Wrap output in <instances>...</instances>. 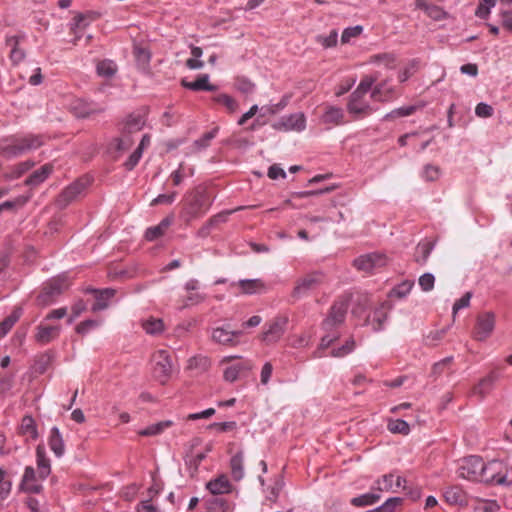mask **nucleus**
I'll use <instances>...</instances> for the list:
<instances>
[{
	"label": "nucleus",
	"instance_id": "51",
	"mask_svg": "<svg viewBox=\"0 0 512 512\" xmlns=\"http://www.w3.org/2000/svg\"><path fill=\"white\" fill-rule=\"evenodd\" d=\"M363 31V27L361 25H356L354 27H348L344 29L342 36H341V42L343 44L349 43L351 38L358 37Z\"/></svg>",
	"mask_w": 512,
	"mask_h": 512
},
{
	"label": "nucleus",
	"instance_id": "24",
	"mask_svg": "<svg viewBox=\"0 0 512 512\" xmlns=\"http://www.w3.org/2000/svg\"><path fill=\"white\" fill-rule=\"evenodd\" d=\"M48 444L51 449V451L55 454L57 457H61L64 455L65 452V446H64V440L60 433V430L58 427H52L50 431V436L48 439Z\"/></svg>",
	"mask_w": 512,
	"mask_h": 512
},
{
	"label": "nucleus",
	"instance_id": "62",
	"mask_svg": "<svg viewBox=\"0 0 512 512\" xmlns=\"http://www.w3.org/2000/svg\"><path fill=\"white\" fill-rule=\"evenodd\" d=\"M439 174H440V169H439V167H437V166H434V165L428 164V165H426V166L424 167V170H423V177H424L427 181H435L436 179H438Z\"/></svg>",
	"mask_w": 512,
	"mask_h": 512
},
{
	"label": "nucleus",
	"instance_id": "19",
	"mask_svg": "<svg viewBox=\"0 0 512 512\" xmlns=\"http://www.w3.org/2000/svg\"><path fill=\"white\" fill-rule=\"evenodd\" d=\"M71 109L74 115L78 118H87L94 114L102 113L104 108H96L92 104L84 102L82 100L75 101Z\"/></svg>",
	"mask_w": 512,
	"mask_h": 512
},
{
	"label": "nucleus",
	"instance_id": "18",
	"mask_svg": "<svg viewBox=\"0 0 512 512\" xmlns=\"http://www.w3.org/2000/svg\"><path fill=\"white\" fill-rule=\"evenodd\" d=\"M95 294V303L92 305V311L104 310L108 307V300L114 297L116 290L113 288H105L102 290L92 289Z\"/></svg>",
	"mask_w": 512,
	"mask_h": 512
},
{
	"label": "nucleus",
	"instance_id": "50",
	"mask_svg": "<svg viewBox=\"0 0 512 512\" xmlns=\"http://www.w3.org/2000/svg\"><path fill=\"white\" fill-rule=\"evenodd\" d=\"M387 320V313L382 309L378 308L374 311L372 326L374 331H380L383 328L384 322Z\"/></svg>",
	"mask_w": 512,
	"mask_h": 512
},
{
	"label": "nucleus",
	"instance_id": "57",
	"mask_svg": "<svg viewBox=\"0 0 512 512\" xmlns=\"http://www.w3.org/2000/svg\"><path fill=\"white\" fill-rule=\"evenodd\" d=\"M394 475L393 474H387L382 477V480L377 481V490L379 491H389L393 490L394 492H397L396 489H394V483H393Z\"/></svg>",
	"mask_w": 512,
	"mask_h": 512
},
{
	"label": "nucleus",
	"instance_id": "2",
	"mask_svg": "<svg viewBox=\"0 0 512 512\" xmlns=\"http://www.w3.org/2000/svg\"><path fill=\"white\" fill-rule=\"evenodd\" d=\"M210 206L209 198L203 188L194 189L187 197L181 212V218L186 224L202 217Z\"/></svg>",
	"mask_w": 512,
	"mask_h": 512
},
{
	"label": "nucleus",
	"instance_id": "63",
	"mask_svg": "<svg viewBox=\"0 0 512 512\" xmlns=\"http://www.w3.org/2000/svg\"><path fill=\"white\" fill-rule=\"evenodd\" d=\"M472 298V292H466L460 299H458L453 305V315L455 316L458 310L466 308L470 305Z\"/></svg>",
	"mask_w": 512,
	"mask_h": 512
},
{
	"label": "nucleus",
	"instance_id": "15",
	"mask_svg": "<svg viewBox=\"0 0 512 512\" xmlns=\"http://www.w3.org/2000/svg\"><path fill=\"white\" fill-rule=\"evenodd\" d=\"M242 335V331H230L223 327H217L212 331V340L218 344L235 346L238 344L237 338Z\"/></svg>",
	"mask_w": 512,
	"mask_h": 512
},
{
	"label": "nucleus",
	"instance_id": "52",
	"mask_svg": "<svg viewBox=\"0 0 512 512\" xmlns=\"http://www.w3.org/2000/svg\"><path fill=\"white\" fill-rule=\"evenodd\" d=\"M338 39V33L336 30H332L328 36H317L316 40L320 43L324 48H331L336 46Z\"/></svg>",
	"mask_w": 512,
	"mask_h": 512
},
{
	"label": "nucleus",
	"instance_id": "40",
	"mask_svg": "<svg viewBox=\"0 0 512 512\" xmlns=\"http://www.w3.org/2000/svg\"><path fill=\"white\" fill-rule=\"evenodd\" d=\"M387 428L391 433L395 434L408 435L410 432L409 424L402 419L389 420Z\"/></svg>",
	"mask_w": 512,
	"mask_h": 512
},
{
	"label": "nucleus",
	"instance_id": "6",
	"mask_svg": "<svg viewBox=\"0 0 512 512\" xmlns=\"http://www.w3.org/2000/svg\"><path fill=\"white\" fill-rule=\"evenodd\" d=\"M153 376L161 384H165L172 372L171 358L166 350L157 351L154 356Z\"/></svg>",
	"mask_w": 512,
	"mask_h": 512
},
{
	"label": "nucleus",
	"instance_id": "4",
	"mask_svg": "<svg viewBox=\"0 0 512 512\" xmlns=\"http://www.w3.org/2000/svg\"><path fill=\"white\" fill-rule=\"evenodd\" d=\"M483 469V459L480 456L471 455L461 461L458 467V474L461 478L477 481V479H483Z\"/></svg>",
	"mask_w": 512,
	"mask_h": 512
},
{
	"label": "nucleus",
	"instance_id": "39",
	"mask_svg": "<svg viewBox=\"0 0 512 512\" xmlns=\"http://www.w3.org/2000/svg\"><path fill=\"white\" fill-rule=\"evenodd\" d=\"M53 357L54 355L50 351L40 354L35 360V370L40 374L45 373L51 364Z\"/></svg>",
	"mask_w": 512,
	"mask_h": 512
},
{
	"label": "nucleus",
	"instance_id": "26",
	"mask_svg": "<svg viewBox=\"0 0 512 512\" xmlns=\"http://www.w3.org/2000/svg\"><path fill=\"white\" fill-rule=\"evenodd\" d=\"M94 13H78L73 18V23H71V31L76 35L73 44L76 45L77 41L80 39V36L77 35V30H83L88 26L87 20H93L95 17H93Z\"/></svg>",
	"mask_w": 512,
	"mask_h": 512
},
{
	"label": "nucleus",
	"instance_id": "7",
	"mask_svg": "<svg viewBox=\"0 0 512 512\" xmlns=\"http://www.w3.org/2000/svg\"><path fill=\"white\" fill-rule=\"evenodd\" d=\"M495 320L496 316L491 311L478 314L473 331L474 339L484 341L489 338L495 328Z\"/></svg>",
	"mask_w": 512,
	"mask_h": 512
},
{
	"label": "nucleus",
	"instance_id": "56",
	"mask_svg": "<svg viewBox=\"0 0 512 512\" xmlns=\"http://www.w3.org/2000/svg\"><path fill=\"white\" fill-rule=\"evenodd\" d=\"M426 14L436 21L445 19L448 16L447 12H445L441 7L434 4H430V6L427 7Z\"/></svg>",
	"mask_w": 512,
	"mask_h": 512
},
{
	"label": "nucleus",
	"instance_id": "25",
	"mask_svg": "<svg viewBox=\"0 0 512 512\" xmlns=\"http://www.w3.org/2000/svg\"><path fill=\"white\" fill-rule=\"evenodd\" d=\"M144 125L145 120L143 116L140 114H130L124 123L121 133L131 135L133 133L139 132Z\"/></svg>",
	"mask_w": 512,
	"mask_h": 512
},
{
	"label": "nucleus",
	"instance_id": "20",
	"mask_svg": "<svg viewBox=\"0 0 512 512\" xmlns=\"http://www.w3.org/2000/svg\"><path fill=\"white\" fill-rule=\"evenodd\" d=\"M206 488L213 495H220L229 493L231 491V484L226 475L222 474L215 479L210 480L206 484Z\"/></svg>",
	"mask_w": 512,
	"mask_h": 512
},
{
	"label": "nucleus",
	"instance_id": "55",
	"mask_svg": "<svg viewBox=\"0 0 512 512\" xmlns=\"http://www.w3.org/2000/svg\"><path fill=\"white\" fill-rule=\"evenodd\" d=\"M435 277L432 273H424L419 277V286L425 292H429L434 288Z\"/></svg>",
	"mask_w": 512,
	"mask_h": 512
},
{
	"label": "nucleus",
	"instance_id": "53",
	"mask_svg": "<svg viewBox=\"0 0 512 512\" xmlns=\"http://www.w3.org/2000/svg\"><path fill=\"white\" fill-rule=\"evenodd\" d=\"M6 471L3 468H0V500L5 499L10 491H11V481L5 480Z\"/></svg>",
	"mask_w": 512,
	"mask_h": 512
},
{
	"label": "nucleus",
	"instance_id": "3",
	"mask_svg": "<svg viewBox=\"0 0 512 512\" xmlns=\"http://www.w3.org/2000/svg\"><path fill=\"white\" fill-rule=\"evenodd\" d=\"M67 288L68 282L65 277L52 278L44 284L41 293L37 297L39 305L52 304Z\"/></svg>",
	"mask_w": 512,
	"mask_h": 512
},
{
	"label": "nucleus",
	"instance_id": "30",
	"mask_svg": "<svg viewBox=\"0 0 512 512\" xmlns=\"http://www.w3.org/2000/svg\"><path fill=\"white\" fill-rule=\"evenodd\" d=\"M6 45L10 46L12 48L11 52H10V59L13 62V64H18L25 58L24 50H22L18 47V45H19V37L18 36L7 37Z\"/></svg>",
	"mask_w": 512,
	"mask_h": 512
},
{
	"label": "nucleus",
	"instance_id": "48",
	"mask_svg": "<svg viewBox=\"0 0 512 512\" xmlns=\"http://www.w3.org/2000/svg\"><path fill=\"white\" fill-rule=\"evenodd\" d=\"M403 499L400 497H392L385 501L384 504L374 510L368 512H394L395 508L401 505Z\"/></svg>",
	"mask_w": 512,
	"mask_h": 512
},
{
	"label": "nucleus",
	"instance_id": "14",
	"mask_svg": "<svg viewBox=\"0 0 512 512\" xmlns=\"http://www.w3.org/2000/svg\"><path fill=\"white\" fill-rule=\"evenodd\" d=\"M60 325H46L41 323L36 327L34 335L35 341L41 345H45L58 338L60 334Z\"/></svg>",
	"mask_w": 512,
	"mask_h": 512
},
{
	"label": "nucleus",
	"instance_id": "27",
	"mask_svg": "<svg viewBox=\"0 0 512 512\" xmlns=\"http://www.w3.org/2000/svg\"><path fill=\"white\" fill-rule=\"evenodd\" d=\"M244 455L243 451L237 452L230 459L231 475L235 481H240L244 476Z\"/></svg>",
	"mask_w": 512,
	"mask_h": 512
},
{
	"label": "nucleus",
	"instance_id": "64",
	"mask_svg": "<svg viewBox=\"0 0 512 512\" xmlns=\"http://www.w3.org/2000/svg\"><path fill=\"white\" fill-rule=\"evenodd\" d=\"M372 60L374 62H383L387 67L392 68L396 58L392 53H382L374 55Z\"/></svg>",
	"mask_w": 512,
	"mask_h": 512
},
{
	"label": "nucleus",
	"instance_id": "35",
	"mask_svg": "<svg viewBox=\"0 0 512 512\" xmlns=\"http://www.w3.org/2000/svg\"><path fill=\"white\" fill-rule=\"evenodd\" d=\"M173 422L171 420L160 421L155 424H151L145 429L139 431V435L141 436H155L161 434L165 429L171 427Z\"/></svg>",
	"mask_w": 512,
	"mask_h": 512
},
{
	"label": "nucleus",
	"instance_id": "1",
	"mask_svg": "<svg viewBox=\"0 0 512 512\" xmlns=\"http://www.w3.org/2000/svg\"><path fill=\"white\" fill-rule=\"evenodd\" d=\"M44 143L41 135L17 136L12 135L0 140V155L4 158L11 159L22 155L23 153L37 149Z\"/></svg>",
	"mask_w": 512,
	"mask_h": 512
},
{
	"label": "nucleus",
	"instance_id": "9",
	"mask_svg": "<svg viewBox=\"0 0 512 512\" xmlns=\"http://www.w3.org/2000/svg\"><path fill=\"white\" fill-rule=\"evenodd\" d=\"M387 264V257L381 253H369L361 255L353 261V266L364 272L383 267Z\"/></svg>",
	"mask_w": 512,
	"mask_h": 512
},
{
	"label": "nucleus",
	"instance_id": "54",
	"mask_svg": "<svg viewBox=\"0 0 512 512\" xmlns=\"http://www.w3.org/2000/svg\"><path fill=\"white\" fill-rule=\"evenodd\" d=\"M241 209H243V207H239V208L235 209V211L241 210ZM233 212H234V210H226V211H222V212L212 216L208 220L209 225L216 227L221 223H225L228 220L229 215L232 214Z\"/></svg>",
	"mask_w": 512,
	"mask_h": 512
},
{
	"label": "nucleus",
	"instance_id": "11",
	"mask_svg": "<svg viewBox=\"0 0 512 512\" xmlns=\"http://www.w3.org/2000/svg\"><path fill=\"white\" fill-rule=\"evenodd\" d=\"M306 119L303 113H294L289 116H283L277 122L273 123L272 127L275 130H296L302 131L305 129Z\"/></svg>",
	"mask_w": 512,
	"mask_h": 512
},
{
	"label": "nucleus",
	"instance_id": "10",
	"mask_svg": "<svg viewBox=\"0 0 512 512\" xmlns=\"http://www.w3.org/2000/svg\"><path fill=\"white\" fill-rule=\"evenodd\" d=\"M90 184L89 178H79L66 187L58 198V204L61 207H66L69 203L74 201Z\"/></svg>",
	"mask_w": 512,
	"mask_h": 512
},
{
	"label": "nucleus",
	"instance_id": "32",
	"mask_svg": "<svg viewBox=\"0 0 512 512\" xmlns=\"http://www.w3.org/2000/svg\"><path fill=\"white\" fill-rule=\"evenodd\" d=\"M434 248V242L432 241H425L422 243H419L416 247L415 252V261L418 264H425L430 256L431 251Z\"/></svg>",
	"mask_w": 512,
	"mask_h": 512
},
{
	"label": "nucleus",
	"instance_id": "38",
	"mask_svg": "<svg viewBox=\"0 0 512 512\" xmlns=\"http://www.w3.org/2000/svg\"><path fill=\"white\" fill-rule=\"evenodd\" d=\"M213 101L225 106L229 113L236 112L239 106L233 97L225 93L214 96Z\"/></svg>",
	"mask_w": 512,
	"mask_h": 512
},
{
	"label": "nucleus",
	"instance_id": "28",
	"mask_svg": "<svg viewBox=\"0 0 512 512\" xmlns=\"http://www.w3.org/2000/svg\"><path fill=\"white\" fill-rule=\"evenodd\" d=\"M238 286L244 294H256L265 290V284L261 279H242Z\"/></svg>",
	"mask_w": 512,
	"mask_h": 512
},
{
	"label": "nucleus",
	"instance_id": "8",
	"mask_svg": "<svg viewBox=\"0 0 512 512\" xmlns=\"http://www.w3.org/2000/svg\"><path fill=\"white\" fill-rule=\"evenodd\" d=\"M349 306V298L346 296L340 297L332 305L328 317L323 322L325 329H330L334 325L344 322L345 316Z\"/></svg>",
	"mask_w": 512,
	"mask_h": 512
},
{
	"label": "nucleus",
	"instance_id": "13",
	"mask_svg": "<svg viewBox=\"0 0 512 512\" xmlns=\"http://www.w3.org/2000/svg\"><path fill=\"white\" fill-rule=\"evenodd\" d=\"M39 477L33 467L27 466L20 483V490L26 493L38 494L42 491L43 486L37 482Z\"/></svg>",
	"mask_w": 512,
	"mask_h": 512
},
{
	"label": "nucleus",
	"instance_id": "45",
	"mask_svg": "<svg viewBox=\"0 0 512 512\" xmlns=\"http://www.w3.org/2000/svg\"><path fill=\"white\" fill-rule=\"evenodd\" d=\"M116 71L115 64L110 60H103L97 64V73L100 76L110 78L114 76Z\"/></svg>",
	"mask_w": 512,
	"mask_h": 512
},
{
	"label": "nucleus",
	"instance_id": "58",
	"mask_svg": "<svg viewBox=\"0 0 512 512\" xmlns=\"http://www.w3.org/2000/svg\"><path fill=\"white\" fill-rule=\"evenodd\" d=\"M413 285H414V282L406 280V281L402 282L401 284H399L398 286H396L392 290V293L395 296H397L398 298H403L410 292Z\"/></svg>",
	"mask_w": 512,
	"mask_h": 512
},
{
	"label": "nucleus",
	"instance_id": "12",
	"mask_svg": "<svg viewBox=\"0 0 512 512\" xmlns=\"http://www.w3.org/2000/svg\"><path fill=\"white\" fill-rule=\"evenodd\" d=\"M287 323L286 317H276L262 333V341L267 344L277 342L285 333Z\"/></svg>",
	"mask_w": 512,
	"mask_h": 512
},
{
	"label": "nucleus",
	"instance_id": "21",
	"mask_svg": "<svg viewBox=\"0 0 512 512\" xmlns=\"http://www.w3.org/2000/svg\"><path fill=\"white\" fill-rule=\"evenodd\" d=\"M53 165L51 163L44 164L40 169L34 171L27 179L25 184L30 187H36L43 183L48 176L53 172Z\"/></svg>",
	"mask_w": 512,
	"mask_h": 512
},
{
	"label": "nucleus",
	"instance_id": "5",
	"mask_svg": "<svg viewBox=\"0 0 512 512\" xmlns=\"http://www.w3.org/2000/svg\"><path fill=\"white\" fill-rule=\"evenodd\" d=\"M324 282V275L321 272H312L299 278L292 291L291 296L298 299L308 292L317 289Z\"/></svg>",
	"mask_w": 512,
	"mask_h": 512
},
{
	"label": "nucleus",
	"instance_id": "29",
	"mask_svg": "<svg viewBox=\"0 0 512 512\" xmlns=\"http://www.w3.org/2000/svg\"><path fill=\"white\" fill-rule=\"evenodd\" d=\"M134 143V140L128 134H123L121 137L115 138L109 145V150H114L115 152L122 154L123 152L129 150Z\"/></svg>",
	"mask_w": 512,
	"mask_h": 512
},
{
	"label": "nucleus",
	"instance_id": "22",
	"mask_svg": "<svg viewBox=\"0 0 512 512\" xmlns=\"http://www.w3.org/2000/svg\"><path fill=\"white\" fill-rule=\"evenodd\" d=\"M498 463L496 461H492L488 464H485L484 463V471L482 472L483 474V479H477L478 482H483V483H487V484H503L505 483L506 481V477L505 476H500L498 475L496 472H495V466L497 465Z\"/></svg>",
	"mask_w": 512,
	"mask_h": 512
},
{
	"label": "nucleus",
	"instance_id": "44",
	"mask_svg": "<svg viewBox=\"0 0 512 512\" xmlns=\"http://www.w3.org/2000/svg\"><path fill=\"white\" fill-rule=\"evenodd\" d=\"M236 89L244 95H250L255 90V84L246 77H237L235 79Z\"/></svg>",
	"mask_w": 512,
	"mask_h": 512
},
{
	"label": "nucleus",
	"instance_id": "49",
	"mask_svg": "<svg viewBox=\"0 0 512 512\" xmlns=\"http://www.w3.org/2000/svg\"><path fill=\"white\" fill-rule=\"evenodd\" d=\"M355 341L353 338L348 339L344 345L331 351L332 357H343L353 351Z\"/></svg>",
	"mask_w": 512,
	"mask_h": 512
},
{
	"label": "nucleus",
	"instance_id": "36",
	"mask_svg": "<svg viewBox=\"0 0 512 512\" xmlns=\"http://www.w3.org/2000/svg\"><path fill=\"white\" fill-rule=\"evenodd\" d=\"M145 140H149V136L148 135H144L142 137L141 142H140L138 148L129 156L127 161L124 163V167L126 168V170L131 171L138 164V162H139V160H140V158L142 156V152H143V148H144V141Z\"/></svg>",
	"mask_w": 512,
	"mask_h": 512
},
{
	"label": "nucleus",
	"instance_id": "23",
	"mask_svg": "<svg viewBox=\"0 0 512 512\" xmlns=\"http://www.w3.org/2000/svg\"><path fill=\"white\" fill-rule=\"evenodd\" d=\"M37 466H38V477L40 480H44L48 477L51 472L50 461L46 456L45 448L42 445H38L36 448Z\"/></svg>",
	"mask_w": 512,
	"mask_h": 512
},
{
	"label": "nucleus",
	"instance_id": "59",
	"mask_svg": "<svg viewBox=\"0 0 512 512\" xmlns=\"http://www.w3.org/2000/svg\"><path fill=\"white\" fill-rule=\"evenodd\" d=\"M290 98V95H284L277 104L263 107L262 109H265L266 113L275 114L278 111L284 109L288 105Z\"/></svg>",
	"mask_w": 512,
	"mask_h": 512
},
{
	"label": "nucleus",
	"instance_id": "61",
	"mask_svg": "<svg viewBox=\"0 0 512 512\" xmlns=\"http://www.w3.org/2000/svg\"><path fill=\"white\" fill-rule=\"evenodd\" d=\"M493 112H494L493 107L491 105L483 103V102L477 104V106L475 108V114L481 118L491 117L493 115Z\"/></svg>",
	"mask_w": 512,
	"mask_h": 512
},
{
	"label": "nucleus",
	"instance_id": "31",
	"mask_svg": "<svg viewBox=\"0 0 512 512\" xmlns=\"http://www.w3.org/2000/svg\"><path fill=\"white\" fill-rule=\"evenodd\" d=\"M21 315L22 309L20 307H16L9 316L0 322V338L4 337L12 329Z\"/></svg>",
	"mask_w": 512,
	"mask_h": 512
},
{
	"label": "nucleus",
	"instance_id": "41",
	"mask_svg": "<svg viewBox=\"0 0 512 512\" xmlns=\"http://www.w3.org/2000/svg\"><path fill=\"white\" fill-rule=\"evenodd\" d=\"M380 499V495L377 493H366L358 497H354L351 500V504L357 507L372 505Z\"/></svg>",
	"mask_w": 512,
	"mask_h": 512
},
{
	"label": "nucleus",
	"instance_id": "43",
	"mask_svg": "<svg viewBox=\"0 0 512 512\" xmlns=\"http://www.w3.org/2000/svg\"><path fill=\"white\" fill-rule=\"evenodd\" d=\"M142 327L146 331V333L151 335H157L163 331L164 324L161 319L150 318L143 322Z\"/></svg>",
	"mask_w": 512,
	"mask_h": 512
},
{
	"label": "nucleus",
	"instance_id": "33",
	"mask_svg": "<svg viewBox=\"0 0 512 512\" xmlns=\"http://www.w3.org/2000/svg\"><path fill=\"white\" fill-rule=\"evenodd\" d=\"M19 431L24 436H29L35 440L38 437V431L34 419L30 415H26L22 418Z\"/></svg>",
	"mask_w": 512,
	"mask_h": 512
},
{
	"label": "nucleus",
	"instance_id": "17",
	"mask_svg": "<svg viewBox=\"0 0 512 512\" xmlns=\"http://www.w3.org/2000/svg\"><path fill=\"white\" fill-rule=\"evenodd\" d=\"M181 85L186 88L190 89L192 91H215L217 90V87L213 84L209 83V75L208 74H201L197 77V79L193 82H189L185 79H182Z\"/></svg>",
	"mask_w": 512,
	"mask_h": 512
},
{
	"label": "nucleus",
	"instance_id": "46",
	"mask_svg": "<svg viewBox=\"0 0 512 512\" xmlns=\"http://www.w3.org/2000/svg\"><path fill=\"white\" fill-rule=\"evenodd\" d=\"M219 128L215 127L211 131H208L203 134V136L194 141V146L198 150H202L207 148L210 145V142L216 137Z\"/></svg>",
	"mask_w": 512,
	"mask_h": 512
},
{
	"label": "nucleus",
	"instance_id": "47",
	"mask_svg": "<svg viewBox=\"0 0 512 512\" xmlns=\"http://www.w3.org/2000/svg\"><path fill=\"white\" fill-rule=\"evenodd\" d=\"M416 110L415 106H406L392 110L384 116V120H393L413 114Z\"/></svg>",
	"mask_w": 512,
	"mask_h": 512
},
{
	"label": "nucleus",
	"instance_id": "16",
	"mask_svg": "<svg viewBox=\"0 0 512 512\" xmlns=\"http://www.w3.org/2000/svg\"><path fill=\"white\" fill-rule=\"evenodd\" d=\"M499 374L496 371H491L487 376L483 377L472 389V393L474 395L479 396L480 399H483L488 395L492 389L496 381L499 379Z\"/></svg>",
	"mask_w": 512,
	"mask_h": 512
},
{
	"label": "nucleus",
	"instance_id": "37",
	"mask_svg": "<svg viewBox=\"0 0 512 512\" xmlns=\"http://www.w3.org/2000/svg\"><path fill=\"white\" fill-rule=\"evenodd\" d=\"M205 504L206 508L210 512H226L230 508L227 500L218 497H213L209 500H206Z\"/></svg>",
	"mask_w": 512,
	"mask_h": 512
},
{
	"label": "nucleus",
	"instance_id": "34",
	"mask_svg": "<svg viewBox=\"0 0 512 512\" xmlns=\"http://www.w3.org/2000/svg\"><path fill=\"white\" fill-rule=\"evenodd\" d=\"M344 112L338 107H329L323 115V122L327 124L340 125L344 121Z\"/></svg>",
	"mask_w": 512,
	"mask_h": 512
},
{
	"label": "nucleus",
	"instance_id": "42",
	"mask_svg": "<svg viewBox=\"0 0 512 512\" xmlns=\"http://www.w3.org/2000/svg\"><path fill=\"white\" fill-rule=\"evenodd\" d=\"M444 498L451 505L461 504L464 501L463 492L458 487L448 488L444 492Z\"/></svg>",
	"mask_w": 512,
	"mask_h": 512
},
{
	"label": "nucleus",
	"instance_id": "60",
	"mask_svg": "<svg viewBox=\"0 0 512 512\" xmlns=\"http://www.w3.org/2000/svg\"><path fill=\"white\" fill-rule=\"evenodd\" d=\"M177 193L172 192L170 194H160L155 199H153L150 203V206H157L161 204H172L176 198Z\"/></svg>",
	"mask_w": 512,
	"mask_h": 512
}]
</instances>
